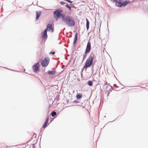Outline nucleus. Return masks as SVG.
Masks as SVG:
<instances>
[{"label": "nucleus", "instance_id": "1", "mask_svg": "<svg viewBox=\"0 0 148 148\" xmlns=\"http://www.w3.org/2000/svg\"><path fill=\"white\" fill-rule=\"evenodd\" d=\"M62 19L69 27H73L75 25V21L71 16L63 15H62Z\"/></svg>", "mask_w": 148, "mask_h": 148}, {"label": "nucleus", "instance_id": "2", "mask_svg": "<svg viewBox=\"0 0 148 148\" xmlns=\"http://www.w3.org/2000/svg\"><path fill=\"white\" fill-rule=\"evenodd\" d=\"M94 57V55L92 54L90 55L87 59L86 61L85 65L84 66V68H87L90 66L92 64Z\"/></svg>", "mask_w": 148, "mask_h": 148}, {"label": "nucleus", "instance_id": "3", "mask_svg": "<svg viewBox=\"0 0 148 148\" xmlns=\"http://www.w3.org/2000/svg\"><path fill=\"white\" fill-rule=\"evenodd\" d=\"M63 10L61 9H57L54 11V16L56 19L57 21L60 16L62 17V15H64L63 14H61Z\"/></svg>", "mask_w": 148, "mask_h": 148}, {"label": "nucleus", "instance_id": "4", "mask_svg": "<svg viewBox=\"0 0 148 148\" xmlns=\"http://www.w3.org/2000/svg\"><path fill=\"white\" fill-rule=\"evenodd\" d=\"M116 5L119 7H125L129 2L125 1H118L117 0L115 1Z\"/></svg>", "mask_w": 148, "mask_h": 148}, {"label": "nucleus", "instance_id": "5", "mask_svg": "<svg viewBox=\"0 0 148 148\" xmlns=\"http://www.w3.org/2000/svg\"><path fill=\"white\" fill-rule=\"evenodd\" d=\"M49 62V58L47 57L43 60L41 63L42 66H47Z\"/></svg>", "mask_w": 148, "mask_h": 148}, {"label": "nucleus", "instance_id": "6", "mask_svg": "<svg viewBox=\"0 0 148 148\" xmlns=\"http://www.w3.org/2000/svg\"><path fill=\"white\" fill-rule=\"evenodd\" d=\"M47 29H45L44 31L41 33V38L44 41L46 40L47 38Z\"/></svg>", "mask_w": 148, "mask_h": 148}, {"label": "nucleus", "instance_id": "7", "mask_svg": "<svg viewBox=\"0 0 148 148\" xmlns=\"http://www.w3.org/2000/svg\"><path fill=\"white\" fill-rule=\"evenodd\" d=\"M40 67L39 62H38L35 64L32 67V68L34 71L36 73L37 71L38 70Z\"/></svg>", "mask_w": 148, "mask_h": 148}, {"label": "nucleus", "instance_id": "8", "mask_svg": "<svg viewBox=\"0 0 148 148\" xmlns=\"http://www.w3.org/2000/svg\"><path fill=\"white\" fill-rule=\"evenodd\" d=\"M91 50V43L90 42H88L87 45L86 47L85 51V54L89 53Z\"/></svg>", "mask_w": 148, "mask_h": 148}, {"label": "nucleus", "instance_id": "9", "mask_svg": "<svg viewBox=\"0 0 148 148\" xmlns=\"http://www.w3.org/2000/svg\"><path fill=\"white\" fill-rule=\"evenodd\" d=\"M45 29H47L48 31L51 30L52 32H53V29L52 27V25L51 24H48L47 25V28Z\"/></svg>", "mask_w": 148, "mask_h": 148}, {"label": "nucleus", "instance_id": "10", "mask_svg": "<svg viewBox=\"0 0 148 148\" xmlns=\"http://www.w3.org/2000/svg\"><path fill=\"white\" fill-rule=\"evenodd\" d=\"M49 120V117H47V118L46 119V121H45V122L44 123V125H43L42 126V127L43 128H45L47 127V125L48 123Z\"/></svg>", "mask_w": 148, "mask_h": 148}, {"label": "nucleus", "instance_id": "11", "mask_svg": "<svg viewBox=\"0 0 148 148\" xmlns=\"http://www.w3.org/2000/svg\"><path fill=\"white\" fill-rule=\"evenodd\" d=\"M36 19H38L39 17L40 16L41 14V12H36Z\"/></svg>", "mask_w": 148, "mask_h": 148}, {"label": "nucleus", "instance_id": "12", "mask_svg": "<svg viewBox=\"0 0 148 148\" xmlns=\"http://www.w3.org/2000/svg\"><path fill=\"white\" fill-rule=\"evenodd\" d=\"M56 72V71H47V73L49 74L54 75Z\"/></svg>", "mask_w": 148, "mask_h": 148}, {"label": "nucleus", "instance_id": "13", "mask_svg": "<svg viewBox=\"0 0 148 148\" xmlns=\"http://www.w3.org/2000/svg\"><path fill=\"white\" fill-rule=\"evenodd\" d=\"M86 26L87 30H88L89 28V22L87 18H86Z\"/></svg>", "mask_w": 148, "mask_h": 148}, {"label": "nucleus", "instance_id": "14", "mask_svg": "<svg viewBox=\"0 0 148 148\" xmlns=\"http://www.w3.org/2000/svg\"><path fill=\"white\" fill-rule=\"evenodd\" d=\"M77 33H76V34H75V35L74 40V41H73V43L74 45L75 44V43L77 41Z\"/></svg>", "mask_w": 148, "mask_h": 148}, {"label": "nucleus", "instance_id": "15", "mask_svg": "<svg viewBox=\"0 0 148 148\" xmlns=\"http://www.w3.org/2000/svg\"><path fill=\"white\" fill-rule=\"evenodd\" d=\"M82 96V94H78L77 95L76 97L77 99H80L81 98Z\"/></svg>", "mask_w": 148, "mask_h": 148}, {"label": "nucleus", "instance_id": "16", "mask_svg": "<svg viewBox=\"0 0 148 148\" xmlns=\"http://www.w3.org/2000/svg\"><path fill=\"white\" fill-rule=\"evenodd\" d=\"M88 84L89 86H92L93 85L92 82L91 81H89L88 82Z\"/></svg>", "mask_w": 148, "mask_h": 148}, {"label": "nucleus", "instance_id": "17", "mask_svg": "<svg viewBox=\"0 0 148 148\" xmlns=\"http://www.w3.org/2000/svg\"><path fill=\"white\" fill-rule=\"evenodd\" d=\"M56 114V113L55 111H53L51 113V116L53 117L55 116Z\"/></svg>", "mask_w": 148, "mask_h": 148}, {"label": "nucleus", "instance_id": "18", "mask_svg": "<svg viewBox=\"0 0 148 148\" xmlns=\"http://www.w3.org/2000/svg\"><path fill=\"white\" fill-rule=\"evenodd\" d=\"M65 6L66 7L68 8H69V10H71V7L68 4H66L65 5Z\"/></svg>", "mask_w": 148, "mask_h": 148}, {"label": "nucleus", "instance_id": "19", "mask_svg": "<svg viewBox=\"0 0 148 148\" xmlns=\"http://www.w3.org/2000/svg\"><path fill=\"white\" fill-rule=\"evenodd\" d=\"M15 148H24L22 145H19L16 147Z\"/></svg>", "mask_w": 148, "mask_h": 148}, {"label": "nucleus", "instance_id": "20", "mask_svg": "<svg viewBox=\"0 0 148 148\" xmlns=\"http://www.w3.org/2000/svg\"><path fill=\"white\" fill-rule=\"evenodd\" d=\"M55 53L54 51H53V52H50L49 54H52V55H54L55 54Z\"/></svg>", "mask_w": 148, "mask_h": 148}, {"label": "nucleus", "instance_id": "21", "mask_svg": "<svg viewBox=\"0 0 148 148\" xmlns=\"http://www.w3.org/2000/svg\"><path fill=\"white\" fill-rule=\"evenodd\" d=\"M60 3L62 5H64L65 4V3L63 1H61L60 2Z\"/></svg>", "mask_w": 148, "mask_h": 148}, {"label": "nucleus", "instance_id": "22", "mask_svg": "<svg viewBox=\"0 0 148 148\" xmlns=\"http://www.w3.org/2000/svg\"><path fill=\"white\" fill-rule=\"evenodd\" d=\"M114 1L113 2L114 3L115 2V1H116V0H113Z\"/></svg>", "mask_w": 148, "mask_h": 148}, {"label": "nucleus", "instance_id": "23", "mask_svg": "<svg viewBox=\"0 0 148 148\" xmlns=\"http://www.w3.org/2000/svg\"><path fill=\"white\" fill-rule=\"evenodd\" d=\"M109 94H110V93H109L108 94V95H107V96H109Z\"/></svg>", "mask_w": 148, "mask_h": 148}]
</instances>
